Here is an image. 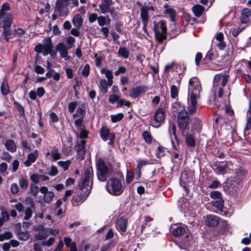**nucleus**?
<instances>
[{"instance_id":"f257e3e1","label":"nucleus","mask_w":251,"mask_h":251,"mask_svg":"<svg viewBox=\"0 0 251 251\" xmlns=\"http://www.w3.org/2000/svg\"><path fill=\"white\" fill-rule=\"evenodd\" d=\"M93 176L92 168H88L85 170L78 184L79 190L76 195L73 196L72 199L73 206L79 205L89 195L92 189Z\"/></svg>"},{"instance_id":"f03ea898","label":"nucleus","mask_w":251,"mask_h":251,"mask_svg":"<svg viewBox=\"0 0 251 251\" xmlns=\"http://www.w3.org/2000/svg\"><path fill=\"white\" fill-rule=\"evenodd\" d=\"M108 192L114 196H119L123 193L124 188L120 179L116 177L109 179L106 185Z\"/></svg>"},{"instance_id":"7ed1b4c3","label":"nucleus","mask_w":251,"mask_h":251,"mask_svg":"<svg viewBox=\"0 0 251 251\" xmlns=\"http://www.w3.org/2000/svg\"><path fill=\"white\" fill-rule=\"evenodd\" d=\"M96 165L98 179L100 181H105L111 175L110 170L106 165L104 161L102 158H99L97 160Z\"/></svg>"},{"instance_id":"20e7f679","label":"nucleus","mask_w":251,"mask_h":251,"mask_svg":"<svg viewBox=\"0 0 251 251\" xmlns=\"http://www.w3.org/2000/svg\"><path fill=\"white\" fill-rule=\"evenodd\" d=\"M177 125L184 135L189 131V116L185 110L180 111L177 115Z\"/></svg>"},{"instance_id":"39448f33","label":"nucleus","mask_w":251,"mask_h":251,"mask_svg":"<svg viewBox=\"0 0 251 251\" xmlns=\"http://www.w3.org/2000/svg\"><path fill=\"white\" fill-rule=\"evenodd\" d=\"M153 29L155 38L159 42H161L166 39L167 26L165 21L162 20L159 22L154 21Z\"/></svg>"},{"instance_id":"423d86ee","label":"nucleus","mask_w":251,"mask_h":251,"mask_svg":"<svg viewBox=\"0 0 251 251\" xmlns=\"http://www.w3.org/2000/svg\"><path fill=\"white\" fill-rule=\"evenodd\" d=\"M201 90V82L197 77H192L189 81V97L199 98Z\"/></svg>"},{"instance_id":"0eeeda50","label":"nucleus","mask_w":251,"mask_h":251,"mask_svg":"<svg viewBox=\"0 0 251 251\" xmlns=\"http://www.w3.org/2000/svg\"><path fill=\"white\" fill-rule=\"evenodd\" d=\"M165 113L162 108H158L155 112L152 118H151L150 125L155 128L159 127L164 123Z\"/></svg>"},{"instance_id":"6e6552de","label":"nucleus","mask_w":251,"mask_h":251,"mask_svg":"<svg viewBox=\"0 0 251 251\" xmlns=\"http://www.w3.org/2000/svg\"><path fill=\"white\" fill-rule=\"evenodd\" d=\"M150 10L154 11V7L152 5H144L141 8L140 16L143 24V29L145 33H147V26L149 23Z\"/></svg>"},{"instance_id":"1a4fd4ad","label":"nucleus","mask_w":251,"mask_h":251,"mask_svg":"<svg viewBox=\"0 0 251 251\" xmlns=\"http://www.w3.org/2000/svg\"><path fill=\"white\" fill-rule=\"evenodd\" d=\"M100 137L101 139L104 141L109 140L108 144L112 145L115 140V134L113 132H111L108 127L102 126L100 131Z\"/></svg>"},{"instance_id":"9d476101","label":"nucleus","mask_w":251,"mask_h":251,"mask_svg":"<svg viewBox=\"0 0 251 251\" xmlns=\"http://www.w3.org/2000/svg\"><path fill=\"white\" fill-rule=\"evenodd\" d=\"M63 0H57L55 3L54 13H57L58 16H66L69 13L68 6Z\"/></svg>"},{"instance_id":"9b49d317","label":"nucleus","mask_w":251,"mask_h":251,"mask_svg":"<svg viewBox=\"0 0 251 251\" xmlns=\"http://www.w3.org/2000/svg\"><path fill=\"white\" fill-rule=\"evenodd\" d=\"M149 88L146 85H139L133 87L129 90V95L133 99L139 97L148 90Z\"/></svg>"},{"instance_id":"f8f14e48","label":"nucleus","mask_w":251,"mask_h":251,"mask_svg":"<svg viewBox=\"0 0 251 251\" xmlns=\"http://www.w3.org/2000/svg\"><path fill=\"white\" fill-rule=\"evenodd\" d=\"M40 192L44 194V201L47 203H50L54 197V193L48 190L46 186H42L40 188Z\"/></svg>"},{"instance_id":"ddd939ff","label":"nucleus","mask_w":251,"mask_h":251,"mask_svg":"<svg viewBox=\"0 0 251 251\" xmlns=\"http://www.w3.org/2000/svg\"><path fill=\"white\" fill-rule=\"evenodd\" d=\"M86 141L84 140L78 141L75 146V150L77 153L78 158L83 159L85 154V144Z\"/></svg>"},{"instance_id":"4468645a","label":"nucleus","mask_w":251,"mask_h":251,"mask_svg":"<svg viewBox=\"0 0 251 251\" xmlns=\"http://www.w3.org/2000/svg\"><path fill=\"white\" fill-rule=\"evenodd\" d=\"M72 47V46L66 47L64 43H59L56 45V50L59 52L61 57L65 58V60H68L69 58L68 56V50Z\"/></svg>"},{"instance_id":"2eb2a0df","label":"nucleus","mask_w":251,"mask_h":251,"mask_svg":"<svg viewBox=\"0 0 251 251\" xmlns=\"http://www.w3.org/2000/svg\"><path fill=\"white\" fill-rule=\"evenodd\" d=\"M198 98L189 97L188 100V106L187 107L188 113L190 114H193L196 112V106L197 104V99Z\"/></svg>"},{"instance_id":"dca6fc26","label":"nucleus","mask_w":251,"mask_h":251,"mask_svg":"<svg viewBox=\"0 0 251 251\" xmlns=\"http://www.w3.org/2000/svg\"><path fill=\"white\" fill-rule=\"evenodd\" d=\"M220 223V218L217 216L209 215L207 216L205 224L208 226L215 227Z\"/></svg>"},{"instance_id":"f3484780","label":"nucleus","mask_w":251,"mask_h":251,"mask_svg":"<svg viewBox=\"0 0 251 251\" xmlns=\"http://www.w3.org/2000/svg\"><path fill=\"white\" fill-rule=\"evenodd\" d=\"M38 157V151L35 150L33 152L28 154L27 159L24 162L26 167H29L32 163L35 162Z\"/></svg>"},{"instance_id":"a211bd4d","label":"nucleus","mask_w":251,"mask_h":251,"mask_svg":"<svg viewBox=\"0 0 251 251\" xmlns=\"http://www.w3.org/2000/svg\"><path fill=\"white\" fill-rule=\"evenodd\" d=\"M164 14L169 16L172 22H174L176 15V11L167 3L164 5Z\"/></svg>"},{"instance_id":"6ab92c4d","label":"nucleus","mask_w":251,"mask_h":251,"mask_svg":"<svg viewBox=\"0 0 251 251\" xmlns=\"http://www.w3.org/2000/svg\"><path fill=\"white\" fill-rule=\"evenodd\" d=\"M170 230L173 235L179 236L185 232L186 228L183 226L175 225L171 226Z\"/></svg>"},{"instance_id":"aec40b11","label":"nucleus","mask_w":251,"mask_h":251,"mask_svg":"<svg viewBox=\"0 0 251 251\" xmlns=\"http://www.w3.org/2000/svg\"><path fill=\"white\" fill-rule=\"evenodd\" d=\"M113 4L112 0H102L101 3L99 4V8L100 12L102 14H105L108 12V7Z\"/></svg>"},{"instance_id":"412c9836","label":"nucleus","mask_w":251,"mask_h":251,"mask_svg":"<svg viewBox=\"0 0 251 251\" xmlns=\"http://www.w3.org/2000/svg\"><path fill=\"white\" fill-rule=\"evenodd\" d=\"M127 220L124 218H120L117 220L116 227L118 230L121 232H125L127 227Z\"/></svg>"},{"instance_id":"4be33fe9","label":"nucleus","mask_w":251,"mask_h":251,"mask_svg":"<svg viewBox=\"0 0 251 251\" xmlns=\"http://www.w3.org/2000/svg\"><path fill=\"white\" fill-rule=\"evenodd\" d=\"M48 236L49 228H43V227L42 226V228L35 234V238L36 240L40 241L46 239Z\"/></svg>"},{"instance_id":"5701e85b","label":"nucleus","mask_w":251,"mask_h":251,"mask_svg":"<svg viewBox=\"0 0 251 251\" xmlns=\"http://www.w3.org/2000/svg\"><path fill=\"white\" fill-rule=\"evenodd\" d=\"M245 174L246 171L242 167L239 168L235 174L233 181L239 183L243 179Z\"/></svg>"},{"instance_id":"b1692460","label":"nucleus","mask_w":251,"mask_h":251,"mask_svg":"<svg viewBox=\"0 0 251 251\" xmlns=\"http://www.w3.org/2000/svg\"><path fill=\"white\" fill-rule=\"evenodd\" d=\"M64 242L65 246L70 249V251H77L76 243L75 242H72L71 238L65 237Z\"/></svg>"},{"instance_id":"393cba45","label":"nucleus","mask_w":251,"mask_h":251,"mask_svg":"<svg viewBox=\"0 0 251 251\" xmlns=\"http://www.w3.org/2000/svg\"><path fill=\"white\" fill-rule=\"evenodd\" d=\"M3 22V25L7 27H10L11 25L13 16L10 13L5 14L2 16H0V20Z\"/></svg>"},{"instance_id":"a878e982","label":"nucleus","mask_w":251,"mask_h":251,"mask_svg":"<svg viewBox=\"0 0 251 251\" xmlns=\"http://www.w3.org/2000/svg\"><path fill=\"white\" fill-rule=\"evenodd\" d=\"M228 76L227 75H216L214 79V85H215V83H218L222 80V85L225 87L228 81Z\"/></svg>"},{"instance_id":"bb28decb","label":"nucleus","mask_w":251,"mask_h":251,"mask_svg":"<svg viewBox=\"0 0 251 251\" xmlns=\"http://www.w3.org/2000/svg\"><path fill=\"white\" fill-rule=\"evenodd\" d=\"M4 145L6 150L11 152H15L17 150L16 145L14 140L12 139L7 140Z\"/></svg>"},{"instance_id":"cd10ccee","label":"nucleus","mask_w":251,"mask_h":251,"mask_svg":"<svg viewBox=\"0 0 251 251\" xmlns=\"http://www.w3.org/2000/svg\"><path fill=\"white\" fill-rule=\"evenodd\" d=\"M251 16V9L249 8H244L241 14L242 22L247 23L249 20V18Z\"/></svg>"},{"instance_id":"c85d7f7f","label":"nucleus","mask_w":251,"mask_h":251,"mask_svg":"<svg viewBox=\"0 0 251 251\" xmlns=\"http://www.w3.org/2000/svg\"><path fill=\"white\" fill-rule=\"evenodd\" d=\"M169 131V133H170L171 136L172 135H173L174 136L175 142L176 143L177 145H178L179 140L176 136V124H175V123L170 122Z\"/></svg>"},{"instance_id":"c756f323","label":"nucleus","mask_w":251,"mask_h":251,"mask_svg":"<svg viewBox=\"0 0 251 251\" xmlns=\"http://www.w3.org/2000/svg\"><path fill=\"white\" fill-rule=\"evenodd\" d=\"M213 170L217 175H224L227 173V166L226 165H219L216 164Z\"/></svg>"},{"instance_id":"7c9ffc66","label":"nucleus","mask_w":251,"mask_h":251,"mask_svg":"<svg viewBox=\"0 0 251 251\" xmlns=\"http://www.w3.org/2000/svg\"><path fill=\"white\" fill-rule=\"evenodd\" d=\"M142 136L145 142L148 144H151L153 142L157 143L156 140L153 139L151 133L147 131H145L143 132Z\"/></svg>"},{"instance_id":"2f4dec72","label":"nucleus","mask_w":251,"mask_h":251,"mask_svg":"<svg viewBox=\"0 0 251 251\" xmlns=\"http://www.w3.org/2000/svg\"><path fill=\"white\" fill-rule=\"evenodd\" d=\"M192 10L196 17H200L203 14L204 8L201 5L197 4L193 7Z\"/></svg>"},{"instance_id":"473e14b6","label":"nucleus","mask_w":251,"mask_h":251,"mask_svg":"<svg viewBox=\"0 0 251 251\" xmlns=\"http://www.w3.org/2000/svg\"><path fill=\"white\" fill-rule=\"evenodd\" d=\"M52 49L51 41L49 40V42L46 44L42 45V50H41L44 56H46L50 52Z\"/></svg>"},{"instance_id":"72a5a7b5","label":"nucleus","mask_w":251,"mask_h":251,"mask_svg":"<svg viewBox=\"0 0 251 251\" xmlns=\"http://www.w3.org/2000/svg\"><path fill=\"white\" fill-rule=\"evenodd\" d=\"M111 20L108 16L107 17L100 16L98 19V23L100 26H103L105 25H108L110 24Z\"/></svg>"},{"instance_id":"f704fd0d","label":"nucleus","mask_w":251,"mask_h":251,"mask_svg":"<svg viewBox=\"0 0 251 251\" xmlns=\"http://www.w3.org/2000/svg\"><path fill=\"white\" fill-rule=\"evenodd\" d=\"M82 18L81 16L79 14H76L73 19V23L75 26L77 28H79L82 24Z\"/></svg>"},{"instance_id":"c9c22d12","label":"nucleus","mask_w":251,"mask_h":251,"mask_svg":"<svg viewBox=\"0 0 251 251\" xmlns=\"http://www.w3.org/2000/svg\"><path fill=\"white\" fill-rule=\"evenodd\" d=\"M0 91L4 96L9 93V86L7 80L4 79L0 87Z\"/></svg>"},{"instance_id":"e433bc0d","label":"nucleus","mask_w":251,"mask_h":251,"mask_svg":"<svg viewBox=\"0 0 251 251\" xmlns=\"http://www.w3.org/2000/svg\"><path fill=\"white\" fill-rule=\"evenodd\" d=\"M30 234L28 231H19L18 233V238L21 241H27L29 237Z\"/></svg>"},{"instance_id":"4c0bfd02","label":"nucleus","mask_w":251,"mask_h":251,"mask_svg":"<svg viewBox=\"0 0 251 251\" xmlns=\"http://www.w3.org/2000/svg\"><path fill=\"white\" fill-rule=\"evenodd\" d=\"M99 87L101 92L103 94H105L107 92L108 90V84L107 80L105 79H101L100 81Z\"/></svg>"},{"instance_id":"58836bf2","label":"nucleus","mask_w":251,"mask_h":251,"mask_svg":"<svg viewBox=\"0 0 251 251\" xmlns=\"http://www.w3.org/2000/svg\"><path fill=\"white\" fill-rule=\"evenodd\" d=\"M194 130L200 132L201 129V122L199 118L196 117L193 120V127Z\"/></svg>"},{"instance_id":"ea45409f","label":"nucleus","mask_w":251,"mask_h":251,"mask_svg":"<svg viewBox=\"0 0 251 251\" xmlns=\"http://www.w3.org/2000/svg\"><path fill=\"white\" fill-rule=\"evenodd\" d=\"M213 206L217 208L218 210L220 211L223 210L224 207V201L222 199L216 200L211 202Z\"/></svg>"},{"instance_id":"a19ab883","label":"nucleus","mask_w":251,"mask_h":251,"mask_svg":"<svg viewBox=\"0 0 251 251\" xmlns=\"http://www.w3.org/2000/svg\"><path fill=\"white\" fill-rule=\"evenodd\" d=\"M185 134H186V142L187 145L190 147L194 148L195 146V141L194 137L191 134H188V133Z\"/></svg>"},{"instance_id":"79ce46f5","label":"nucleus","mask_w":251,"mask_h":251,"mask_svg":"<svg viewBox=\"0 0 251 251\" xmlns=\"http://www.w3.org/2000/svg\"><path fill=\"white\" fill-rule=\"evenodd\" d=\"M85 116V111L83 108L78 107L77 108L75 113L74 114L73 116L74 118L78 117L79 118L83 119Z\"/></svg>"},{"instance_id":"37998d69","label":"nucleus","mask_w":251,"mask_h":251,"mask_svg":"<svg viewBox=\"0 0 251 251\" xmlns=\"http://www.w3.org/2000/svg\"><path fill=\"white\" fill-rule=\"evenodd\" d=\"M129 52L126 48L124 47H120L119 49L118 54L119 56L124 57L125 58H128Z\"/></svg>"},{"instance_id":"c03bdc74","label":"nucleus","mask_w":251,"mask_h":251,"mask_svg":"<svg viewBox=\"0 0 251 251\" xmlns=\"http://www.w3.org/2000/svg\"><path fill=\"white\" fill-rule=\"evenodd\" d=\"M25 204L26 207L35 209L34 201L31 197H28L25 200Z\"/></svg>"},{"instance_id":"a18cd8bd","label":"nucleus","mask_w":251,"mask_h":251,"mask_svg":"<svg viewBox=\"0 0 251 251\" xmlns=\"http://www.w3.org/2000/svg\"><path fill=\"white\" fill-rule=\"evenodd\" d=\"M10 10V6L9 4L7 2H4L2 4V6L0 10V16H2L5 14H7L6 11Z\"/></svg>"},{"instance_id":"49530a36","label":"nucleus","mask_w":251,"mask_h":251,"mask_svg":"<svg viewBox=\"0 0 251 251\" xmlns=\"http://www.w3.org/2000/svg\"><path fill=\"white\" fill-rule=\"evenodd\" d=\"M100 73L101 74H105V77L107 79L113 78L112 72L111 70H107L105 68H102L100 70Z\"/></svg>"},{"instance_id":"de8ad7c7","label":"nucleus","mask_w":251,"mask_h":251,"mask_svg":"<svg viewBox=\"0 0 251 251\" xmlns=\"http://www.w3.org/2000/svg\"><path fill=\"white\" fill-rule=\"evenodd\" d=\"M33 210H35V209L26 207L25 211V215L24 217V220H28L29 219L32 217Z\"/></svg>"},{"instance_id":"09e8293b","label":"nucleus","mask_w":251,"mask_h":251,"mask_svg":"<svg viewBox=\"0 0 251 251\" xmlns=\"http://www.w3.org/2000/svg\"><path fill=\"white\" fill-rule=\"evenodd\" d=\"M124 117V115L122 113L116 115H111L110 116L111 120L113 123H116L121 121Z\"/></svg>"},{"instance_id":"8fccbe9b","label":"nucleus","mask_w":251,"mask_h":251,"mask_svg":"<svg viewBox=\"0 0 251 251\" xmlns=\"http://www.w3.org/2000/svg\"><path fill=\"white\" fill-rule=\"evenodd\" d=\"M10 27H7L5 25H3V32L2 33V35L4 37V39L7 41L8 42L9 39H10V31L9 30Z\"/></svg>"},{"instance_id":"3c124183","label":"nucleus","mask_w":251,"mask_h":251,"mask_svg":"<svg viewBox=\"0 0 251 251\" xmlns=\"http://www.w3.org/2000/svg\"><path fill=\"white\" fill-rule=\"evenodd\" d=\"M51 157L54 160H57L61 158V154L56 148H53L50 152Z\"/></svg>"},{"instance_id":"603ef678","label":"nucleus","mask_w":251,"mask_h":251,"mask_svg":"<svg viewBox=\"0 0 251 251\" xmlns=\"http://www.w3.org/2000/svg\"><path fill=\"white\" fill-rule=\"evenodd\" d=\"M0 158L3 160H5L8 162H10V161L12 159V156L8 152L6 151H3L1 153Z\"/></svg>"},{"instance_id":"864d4df0","label":"nucleus","mask_w":251,"mask_h":251,"mask_svg":"<svg viewBox=\"0 0 251 251\" xmlns=\"http://www.w3.org/2000/svg\"><path fill=\"white\" fill-rule=\"evenodd\" d=\"M14 105L15 107L17 109L19 112L20 115L22 116H25V110L23 106L19 103L18 102L15 101L14 100Z\"/></svg>"},{"instance_id":"5fc2aeb1","label":"nucleus","mask_w":251,"mask_h":251,"mask_svg":"<svg viewBox=\"0 0 251 251\" xmlns=\"http://www.w3.org/2000/svg\"><path fill=\"white\" fill-rule=\"evenodd\" d=\"M178 89L175 85H173L171 87V95L173 99H176L178 96Z\"/></svg>"},{"instance_id":"6e6d98bb","label":"nucleus","mask_w":251,"mask_h":251,"mask_svg":"<svg viewBox=\"0 0 251 251\" xmlns=\"http://www.w3.org/2000/svg\"><path fill=\"white\" fill-rule=\"evenodd\" d=\"M12 237V234L10 232H5L3 234H0V241L8 240L11 238Z\"/></svg>"},{"instance_id":"4d7b16f0","label":"nucleus","mask_w":251,"mask_h":251,"mask_svg":"<svg viewBox=\"0 0 251 251\" xmlns=\"http://www.w3.org/2000/svg\"><path fill=\"white\" fill-rule=\"evenodd\" d=\"M165 155V148L161 146H159L157 152L156 154L157 157L160 158Z\"/></svg>"},{"instance_id":"13d9d810","label":"nucleus","mask_w":251,"mask_h":251,"mask_svg":"<svg viewBox=\"0 0 251 251\" xmlns=\"http://www.w3.org/2000/svg\"><path fill=\"white\" fill-rule=\"evenodd\" d=\"M30 190L31 191V194L34 196H36L40 191V189L38 186L35 184H32L30 187Z\"/></svg>"},{"instance_id":"bf43d9fd","label":"nucleus","mask_w":251,"mask_h":251,"mask_svg":"<svg viewBox=\"0 0 251 251\" xmlns=\"http://www.w3.org/2000/svg\"><path fill=\"white\" fill-rule=\"evenodd\" d=\"M8 168L7 164L5 162H2L0 164V173L3 174L4 176L8 174L7 172Z\"/></svg>"},{"instance_id":"052dcab7","label":"nucleus","mask_w":251,"mask_h":251,"mask_svg":"<svg viewBox=\"0 0 251 251\" xmlns=\"http://www.w3.org/2000/svg\"><path fill=\"white\" fill-rule=\"evenodd\" d=\"M70 163L71 161L70 160H67L66 161H60L58 162V164L62 167L65 171L68 169Z\"/></svg>"},{"instance_id":"680f3d73","label":"nucleus","mask_w":251,"mask_h":251,"mask_svg":"<svg viewBox=\"0 0 251 251\" xmlns=\"http://www.w3.org/2000/svg\"><path fill=\"white\" fill-rule=\"evenodd\" d=\"M54 241V238L50 237L47 241H43L42 242V245L43 246L50 247L53 244Z\"/></svg>"},{"instance_id":"e2e57ef3","label":"nucleus","mask_w":251,"mask_h":251,"mask_svg":"<svg viewBox=\"0 0 251 251\" xmlns=\"http://www.w3.org/2000/svg\"><path fill=\"white\" fill-rule=\"evenodd\" d=\"M221 193L218 191H214L210 193V196L211 198L219 200L221 199Z\"/></svg>"},{"instance_id":"0e129e2a","label":"nucleus","mask_w":251,"mask_h":251,"mask_svg":"<svg viewBox=\"0 0 251 251\" xmlns=\"http://www.w3.org/2000/svg\"><path fill=\"white\" fill-rule=\"evenodd\" d=\"M113 241L111 240L106 245H103L100 248V251H108L109 249L111 247H113Z\"/></svg>"},{"instance_id":"69168bd1","label":"nucleus","mask_w":251,"mask_h":251,"mask_svg":"<svg viewBox=\"0 0 251 251\" xmlns=\"http://www.w3.org/2000/svg\"><path fill=\"white\" fill-rule=\"evenodd\" d=\"M89 73H90V66L89 64H86L84 66V67L82 71V75L83 76H84L85 77H87L89 75Z\"/></svg>"},{"instance_id":"338daca9","label":"nucleus","mask_w":251,"mask_h":251,"mask_svg":"<svg viewBox=\"0 0 251 251\" xmlns=\"http://www.w3.org/2000/svg\"><path fill=\"white\" fill-rule=\"evenodd\" d=\"M79 137L81 139L86 138L88 136V132L85 129V127L79 129Z\"/></svg>"},{"instance_id":"774afa93","label":"nucleus","mask_w":251,"mask_h":251,"mask_svg":"<svg viewBox=\"0 0 251 251\" xmlns=\"http://www.w3.org/2000/svg\"><path fill=\"white\" fill-rule=\"evenodd\" d=\"M123 105H125L129 107L130 105V102L125 99H120L118 100L117 106L119 107L122 106Z\"/></svg>"}]
</instances>
